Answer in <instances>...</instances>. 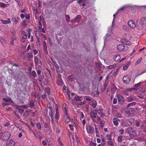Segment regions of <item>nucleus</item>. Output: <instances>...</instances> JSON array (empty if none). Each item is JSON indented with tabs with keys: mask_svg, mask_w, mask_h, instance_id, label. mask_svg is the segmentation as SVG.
<instances>
[{
	"mask_svg": "<svg viewBox=\"0 0 146 146\" xmlns=\"http://www.w3.org/2000/svg\"><path fill=\"white\" fill-rule=\"evenodd\" d=\"M125 122V126H130L133 123L134 120L133 119L131 118L126 120Z\"/></svg>",
	"mask_w": 146,
	"mask_h": 146,
	"instance_id": "obj_4",
	"label": "nucleus"
},
{
	"mask_svg": "<svg viewBox=\"0 0 146 146\" xmlns=\"http://www.w3.org/2000/svg\"><path fill=\"white\" fill-rule=\"evenodd\" d=\"M129 7V6L126 5L123 6V7H122L120 9H119V11H121L122 12L124 10H125V9L127 7Z\"/></svg>",
	"mask_w": 146,
	"mask_h": 146,
	"instance_id": "obj_25",
	"label": "nucleus"
},
{
	"mask_svg": "<svg viewBox=\"0 0 146 146\" xmlns=\"http://www.w3.org/2000/svg\"><path fill=\"white\" fill-rule=\"evenodd\" d=\"M86 100L90 101L91 100V98L89 96H86Z\"/></svg>",
	"mask_w": 146,
	"mask_h": 146,
	"instance_id": "obj_49",
	"label": "nucleus"
},
{
	"mask_svg": "<svg viewBox=\"0 0 146 146\" xmlns=\"http://www.w3.org/2000/svg\"><path fill=\"white\" fill-rule=\"evenodd\" d=\"M56 82H57V84L59 86H61L62 84V81L61 79L60 80H57L56 81Z\"/></svg>",
	"mask_w": 146,
	"mask_h": 146,
	"instance_id": "obj_28",
	"label": "nucleus"
},
{
	"mask_svg": "<svg viewBox=\"0 0 146 146\" xmlns=\"http://www.w3.org/2000/svg\"><path fill=\"white\" fill-rule=\"evenodd\" d=\"M0 133L1 135V140L5 141L8 140L11 136V133L8 131H5L4 133L1 132Z\"/></svg>",
	"mask_w": 146,
	"mask_h": 146,
	"instance_id": "obj_1",
	"label": "nucleus"
},
{
	"mask_svg": "<svg viewBox=\"0 0 146 146\" xmlns=\"http://www.w3.org/2000/svg\"><path fill=\"white\" fill-rule=\"evenodd\" d=\"M143 25L142 24V23H137V26L139 29H142L143 28Z\"/></svg>",
	"mask_w": 146,
	"mask_h": 146,
	"instance_id": "obj_21",
	"label": "nucleus"
},
{
	"mask_svg": "<svg viewBox=\"0 0 146 146\" xmlns=\"http://www.w3.org/2000/svg\"><path fill=\"white\" fill-rule=\"evenodd\" d=\"M122 137L123 136L122 135H120L117 138V141L119 142H121L122 141Z\"/></svg>",
	"mask_w": 146,
	"mask_h": 146,
	"instance_id": "obj_30",
	"label": "nucleus"
},
{
	"mask_svg": "<svg viewBox=\"0 0 146 146\" xmlns=\"http://www.w3.org/2000/svg\"><path fill=\"white\" fill-rule=\"evenodd\" d=\"M127 131L129 134L131 136L135 137L136 135L135 130L132 127H130L127 128Z\"/></svg>",
	"mask_w": 146,
	"mask_h": 146,
	"instance_id": "obj_2",
	"label": "nucleus"
},
{
	"mask_svg": "<svg viewBox=\"0 0 146 146\" xmlns=\"http://www.w3.org/2000/svg\"><path fill=\"white\" fill-rule=\"evenodd\" d=\"M117 88L116 86H115L114 88H113L112 89V92H115V90H116Z\"/></svg>",
	"mask_w": 146,
	"mask_h": 146,
	"instance_id": "obj_61",
	"label": "nucleus"
},
{
	"mask_svg": "<svg viewBox=\"0 0 146 146\" xmlns=\"http://www.w3.org/2000/svg\"><path fill=\"white\" fill-rule=\"evenodd\" d=\"M22 33L26 37V38L27 37V35L25 31H23Z\"/></svg>",
	"mask_w": 146,
	"mask_h": 146,
	"instance_id": "obj_55",
	"label": "nucleus"
},
{
	"mask_svg": "<svg viewBox=\"0 0 146 146\" xmlns=\"http://www.w3.org/2000/svg\"><path fill=\"white\" fill-rule=\"evenodd\" d=\"M111 135H108L106 136V138L108 140H111Z\"/></svg>",
	"mask_w": 146,
	"mask_h": 146,
	"instance_id": "obj_40",
	"label": "nucleus"
},
{
	"mask_svg": "<svg viewBox=\"0 0 146 146\" xmlns=\"http://www.w3.org/2000/svg\"><path fill=\"white\" fill-rule=\"evenodd\" d=\"M49 115L51 117H53V110L50 111L49 112Z\"/></svg>",
	"mask_w": 146,
	"mask_h": 146,
	"instance_id": "obj_38",
	"label": "nucleus"
},
{
	"mask_svg": "<svg viewBox=\"0 0 146 146\" xmlns=\"http://www.w3.org/2000/svg\"><path fill=\"white\" fill-rule=\"evenodd\" d=\"M23 24L24 27L27 26V23L26 21H24L23 22Z\"/></svg>",
	"mask_w": 146,
	"mask_h": 146,
	"instance_id": "obj_57",
	"label": "nucleus"
},
{
	"mask_svg": "<svg viewBox=\"0 0 146 146\" xmlns=\"http://www.w3.org/2000/svg\"><path fill=\"white\" fill-rule=\"evenodd\" d=\"M117 102V99L116 98H114L113 101V103L114 104H116Z\"/></svg>",
	"mask_w": 146,
	"mask_h": 146,
	"instance_id": "obj_51",
	"label": "nucleus"
},
{
	"mask_svg": "<svg viewBox=\"0 0 146 146\" xmlns=\"http://www.w3.org/2000/svg\"><path fill=\"white\" fill-rule=\"evenodd\" d=\"M117 97L119 103L121 104H122L125 102L124 99L123 97L120 95H117Z\"/></svg>",
	"mask_w": 146,
	"mask_h": 146,
	"instance_id": "obj_3",
	"label": "nucleus"
},
{
	"mask_svg": "<svg viewBox=\"0 0 146 146\" xmlns=\"http://www.w3.org/2000/svg\"><path fill=\"white\" fill-rule=\"evenodd\" d=\"M127 114L128 115H131L132 114H133L131 112L129 111H127Z\"/></svg>",
	"mask_w": 146,
	"mask_h": 146,
	"instance_id": "obj_54",
	"label": "nucleus"
},
{
	"mask_svg": "<svg viewBox=\"0 0 146 146\" xmlns=\"http://www.w3.org/2000/svg\"><path fill=\"white\" fill-rule=\"evenodd\" d=\"M8 104L7 103H2V105L3 106H8Z\"/></svg>",
	"mask_w": 146,
	"mask_h": 146,
	"instance_id": "obj_62",
	"label": "nucleus"
},
{
	"mask_svg": "<svg viewBox=\"0 0 146 146\" xmlns=\"http://www.w3.org/2000/svg\"><path fill=\"white\" fill-rule=\"evenodd\" d=\"M35 101L34 100H32L29 103V105L30 106V108L32 109L33 108V107L34 106Z\"/></svg>",
	"mask_w": 146,
	"mask_h": 146,
	"instance_id": "obj_20",
	"label": "nucleus"
},
{
	"mask_svg": "<svg viewBox=\"0 0 146 146\" xmlns=\"http://www.w3.org/2000/svg\"><path fill=\"white\" fill-rule=\"evenodd\" d=\"M136 103L135 102H133L132 103H129L127 105L126 107L127 108H129V107L131 106H134L135 105Z\"/></svg>",
	"mask_w": 146,
	"mask_h": 146,
	"instance_id": "obj_24",
	"label": "nucleus"
},
{
	"mask_svg": "<svg viewBox=\"0 0 146 146\" xmlns=\"http://www.w3.org/2000/svg\"><path fill=\"white\" fill-rule=\"evenodd\" d=\"M1 21L3 24H7L11 23L10 19L9 18H8L6 20L1 19Z\"/></svg>",
	"mask_w": 146,
	"mask_h": 146,
	"instance_id": "obj_14",
	"label": "nucleus"
},
{
	"mask_svg": "<svg viewBox=\"0 0 146 146\" xmlns=\"http://www.w3.org/2000/svg\"><path fill=\"white\" fill-rule=\"evenodd\" d=\"M66 118H67L66 119L65 123H68L70 121V119L68 117H67Z\"/></svg>",
	"mask_w": 146,
	"mask_h": 146,
	"instance_id": "obj_41",
	"label": "nucleus"
},
{
	"mask_svg": "<svg viewBox=\"0 0 146 146\" xmlns=\"http://www.w3.org/2000/svg\"><path fill=\"white\" fill-rule=\"evenodd\" d=\"M110 36V34L107 33L105 36L104 37V42L107 41V40H108L109 38V36Z\"/></svg>",
	"mask_w": 146,
	"mask_h": 146,
	"instance_id": "obj_22",
	"label": "nucleus"
},
{
	"mask_svg": "<svg viewBox=\"0 0 146 146\" xmlns=\"http://www.w3.org/2000/svg\"><path fill=\"white\" fill-rule=\"evenodd\" d=\"M36 126L39 130H40L41 129V127L40 124V123H37L36 124Z\"/></svg>",
	"mask_w": 146,
	"mask_h": 146,
	"instance_id": "obj_33",
	"label": "nucleus"
},
{
	"mask_svg": "<svg viewBox=\"0 0 146 146\" xmlns=\"http://www.w3.org/2000/svg\"><path fill=\"white\" fill-rule=\"evenodd\" d=\"M90 145L92 146H96V144L95 143H93L92 142H91L90 143Z\"/></svg>",
	"mask_w": 146,
	"mask_h": 146,
	"instance_id": "obj_59",
	"label": "nucleus"
},
{
	"mask_svg": "<svg viewBox=\"0 0 146 146\" xmlns=\"http://www.w3.org/2000/svg\"><path fill=\"white\" fill-rule=\"evenodd\" d=\"M32 74L33 76L34 77H35L36 76V72L34 70H33L32 72Z\"/></svg>",
	"mask_w": 146,
	"mask_h": 146,
	"instance_id": "obj_43",
	"label": "nucleus"
},
{
	"mask_svg": "<svg viewBox=\"0 0 146 146\" xmlns=\"http://www.w3.org/2000/svg\"><path fill=\"white\" fill-rule=\"evenodd\" d=\"M123 82L126 84L128 83L130 81V79L127 76H124L123 78Z\"/></svg>",
	"mask_w": 146,
	"mask_h": 146,
	"instance_id": "obj_8",
	"label": "nucleus"
},
{
	"mask_svg": "<svg viewBox=\"0 0 146 146\" xmlns=\"http://www.w3.org/2000/svg\"><path fill=\"white\" fill-rule=\"evenodd\" d=\"M119 132H121L120 134H122L124 132V130L123 129H121L119 131Z\"/></svg>",
	"mask_w": 146,
	"mask_h": 146,
	"instance_id": "obj_60",
	"label": "nucleus"
},
{
	"mask_svg": "<svg viewBox=\"0 0 146 146\" xmlns=\"http://www.w3.org/2000/svg\"><path fill=\"white\" fill-rule=\"evenodd\" d=\"M108 144L109 145H110L111 146H113V142L111 141H109L108 142Z\"/></svg>",
	"mask_w": 146,
	"mask_h": 146,
	"instance_id": "obj_46",
	"label": "nucleus"
},
{
	"mask_svg": "<svg viewBox=\"0 0 146 146\" xmlns=\"http://www.w3.org/2000/svg\"><path fill=\"white\" fill-rule=\"evenodd\" d=\"M141 85V82H139L138 83L135 84L134 86L135 88H137L140 86Z\"/></svg>",
	"mask_w": 146,
	"mask_h": 146,
	"instance_id": "obj_44",
	"label": "nucleus"
},
{
	"mask_svg": "<svg viewBox=\"0 0 146 146\" xmlns=\"http://www.w3.org/2000/svg\"><path fill=\"white\" fill-rule=\"evenodd\" d=\"M11 21L14 23L15 24H17L19 21L17 20V19L16 17H12L11 19Z\"/></svg>",
	"mask_w": 146,
	"mask_h": 146,
	"instance_id": "obj_19",
	"label": "nucleus"
},
{
	"mask_svg": "<svg viewBox=\"0 0 146 146\" xmlns=\"http://www.w3.org/2000/svg\"><path fill=\"white\" fill-rule=\"evenodd\" d=\"M125 46L123 44L118 45L117 46V49L119 51H122L125 50Z\"/></svg>",
	"mask_w": 146,
	"mask_h": 146,
	"instance_id": "obj_9",
	"label": "nucleus"
},
{
	"mask_svg": "<svg viewBox=\"0 0 146 146\" xmlns=\"http://www.w3.org/2000/svg\"><path fill=\"white\" fill-rule=\"evenodd\" d=\"M121 42L124 44H126L127 40L126 39L124 38H123L121 40H120Z\"/></svg>",
	"mask_w": 146,
	"mask_h": 146,
	"instance_id": "obj_32",
	"label": "nucleus"
},
{
	"mask_svg": "<svg viewBox=\"0 0 146 146\" xmlns=\"http://www.w3.org/2000/svg\"><path fill=\"white\" fill-rule=\"evenodd\" d=\"M66 18V20L68 22H69L70 21V17L68 15H66L65 16Z\"/></svg>",
	"mask_w": 146,
	"mask_h": 146,
	"instance_id": "obj_39",
	"label": "nucleus"
},
{
	"mask_svg": "<svg viewBox=\"0 0 146 146\" xmlns=\"http://www.w3.org/2000/svg\"><path fill=\"white\" fill-rule=\"evenodd\" d=\"M87 130L88 132L90 134H92L94 132V127L90 125H88L86 126Z\"/></svg>",
	"mask_w": 146,
	"mask_h": 146,
	"instance_id": "obj_5",
	"label": "nucleus"
},
{
	"mask_svg": "<svg viewBox=\"0 0 146 146\" xmlns=\"http://www.w3.org/2000/svg\"><path fill=\"white\" fill-rule=\"evenodd\" d=\"M109 84V82L108 81H105V82L104 84V89H106V88L107 87Z\"/></svg>",
	"mask_w": 146,
	"mask_h": 146,
	"instance_id": "obj_26",
	"label": "nucleus"
},
{
	"mask_svg": "<svg viewBox=\"0 0 146 146\" xmlns=\"http://www.w3.org/2000/svg\"><path fill=\"white\" fill-rule=\"evenodd\" d=\"M81 19V17L80 15H78L76 16V17L72 21H73L74 23L75 22H78ZM72 21V20L71 21Z\"/></svg>",
	"mask_w": 146,
	"mask_h": 146,
	"instance_id": "obj_10",
	"label": "nucleus"
},
{
	"mask_svg": "<svg viewBox=\"0 0 146 146\" xmlns=\"http://www.w3.org/2000/svg\"><path fill=\"white\" fill-rule=\"evenodd\" d=\"M116 116L117 117L119 118L121 117V115L120 113H117L116 115Z\"/></svg>",
	"mask_w": 146,
	"mask_h": 146,
	"instance_id": "obj_64",
	"label": "nucleus"
},
{
	"mask_svg": "<svg viewBox=\"0 0 146 146\" xmlns=\"http://www.w3.org/2000/svg\"><path fill=\"white\" fill-rule=\"evenodd\" d=\"M80 98H81L79 96L76 95V97H75L74 98V100L77 101H80L81 100Z\"/></svg>",
	"mask_w": 146,
	"mask_h": 146,
	"instance_id": "obj_23",
	"label": "nucleus"
},
{
	"mask_svg": "<svg viewBox=\"0 0 146 146\" xmlns=\"http://www.w3.org/2000/svg\"><path fill=\"white\" fill-rule=\"evenodd\" d=\"M129 111L131 112L133 114L135 112V109L132 108H129Z\"/></svg>",
	"mask_w": 146,
	"mask_h": 146,
	"instance_id": "obj_36",
	"label": "nucleus"
},
{
	"mask_svg": "<svg viewBox=\"0 0 146 146\" xmlns=\"http://www.w3.org/2000/svg\"><path fill=\"white\" fill-rule=\"evenodd\" d=\"M93 93H94V94H95L96 95L98 96V95H99V92H97L96 91H94Z\"/></svg>",
	"mask_w": 146,
	"mask_h": 146,
	"instance_id": "obj_53",
	"label": "nucleus"
},
{
	"mask_svg": "<svg viewBox=\"0 0 146 146\" xmlns=\"http://www.w3.org/2000/svg\"><path fill=\"white\" fill-rule=\"evenodd\" d=\"M140 22L143 25H146V17H142L141 19Z\"/></svg>",
	"mask_w": 146,
	"mask_h": 146,
	"instance_id": "obj_12",
	"label": "nucleus"
},
{
	"mask_svg": "<svg viewBox=\"0 0 146 146\" xmlns=\"http://www.w3.org/2000/svg\"><path fill=\"white\" fill-rule=\"evenodd\" d=\"M90 113L91 115H96L97 114V110H94L93 111H91Z\"/></svg>",
	"mask_w": 146,
	"mask_h": 146,
	"instance_id": "obj_27",
	"label": "nucleus"
},
{
	"mask_svg": "<svg viewBox=\"0 0 146 146\" xmlns=\"http://www.w3.org/2000/svg\"><path fill=\"white\" fill-rule=\"evenodd\" d=\"M102 146H103L105 145V144L104 139L102 138Z\"/></svg>",
	"mask_w": 146,
	"mask_h": 146,
	"instance_id": "obj_56",
	"label": "nucleus"
},
{
	"mask_svg": "<svg viewBox=\"0 0 146 146\" xmlns=\"http://www.w3.org/2000/svg\"><path fill=\"white\" fill-rule=\"evenodd\" d=\"M48 41H49L50 44V45H52V42L51 41V38L50 37H48Z\"/></svg>",
	"mask_w": 146,
	"mask_h": 146,
	"instance_id": "obj_52",
	"label": "nucleus"
},
{
	"mask_svg": "<svg viewBox=\"0 0 146 146\" xmlns=\"http://www.w3.org/2000/svg\"><path fill=\"white\" fill-rule=\"evenodd\" d=\"M120 58V56L119 55H115L113 57V59L116 61L118 60Z\"/></svg>",
	"mask_w": 146,
	"mask_h": 146,
	"instance_id": "obj_16",
	"label": "nucleus"
},
{
	"mask_svg": "<svg viewBox=\"0 0 146 146\" xmlns=\"http://www.w3.org/2000/svg\"><path fill=\"white\" fill-rule=\"evenodd\" d=\"M142 60V58H140L136 62H135V65H137L138 64H139V63L140 62H141V60Z\"/></svg>",
	"mask_w": 146,
	"mask_h": 146,
	"instance_id": "obj_37",
	"label": "nucleus"
},
{
	"mask_svg": "<svg viewBox=\"0 0 146 146\" xmlns=\"http://www.w3.org/2000/svg\"><path fill=\"white\" fill-rule=\"evenodd\" d=\"M130 64V62H128L127 64L123 66V70H126Z\"/></svg>",
	"mask_w": 146,
	"mask_h": 146,
	"instance_id": "obj_18",
	"label": "nucleus"
},
{
	"mask_svg": "<svg viewBox=\"0 0 146 146\" xmlns=\"http://www.w3.org/2000/svg\"><path fill=\"white\" fill-rule=\"evenodd\" d=\"M3 100L5 102H8L10 101V100L6 98H3Z\"/></svg>",
	"mask_w": 146,
	"mask_h": 146,
	"instance_id": "obj_47",
	"label": "nucleus"
},
{
	"mask_svg": "<svg viewBox=\"0 0 146 146\" xmlns=\"http://www.w3.org/2000/svg\"><path fill=\"white\" fill-rule=\"evenodd\" d=\"M119 121V120L117 118H114L113 120V121L114 124L116 126H117L118 125V121Z\"/></svg>",
	"mask_w": 146,
	"mask_h": 146,
	"instance_id": "obj_13",
	"label": "nucleus"
},
{
	"mask_svg": "<svg viewBox=\"0 0 146 146\" xmlns=\"http://www.w3.org/2000/svg\"><path fill=\"white\" fill-rule=\"evenodd\" d=\"M136 125L137 127H139L140 126V121H136Z\"/></svg>",
	"mask_w": 146,
	"mask_h": 146,
	"instance_id": "obj_50",
	"label": "nucleus"
},
{
	"mask_svg": "<svg viewBox=\"0 0 146 146\" xmlns=\"http://www.w3.org/2000/svg\"><path fill=\"white\" fill-rule=\"evenodd\" d=\"M68 79L70 82H72L74 80V78L73 76L71 75L69 76L68 77Z\"/></svg>",
	"mask_w": 146,
	"mask_h": 146,
	"instance_id": "obj_17",
	"label": "nucleus"
},
{
	"mask_svg": "<svg viewBox=\"0 0 146 146\" xmlns=\"http://www.w3.org/2000/svg\"><path fill=\"white\" fill-rule=\"evenodd\" d=\"M50 88H47L46 89V92L48 94H50Z\"/></svg>",
	"mask_w": 146,
	"mask_h": 146,
	"instance_id": "obj_45",
	"label": "nucleus"
},
{
	"mask_svg": "<svg viewBox=\"0 0 146 146\" xmlns=\"http://www.w3.org/2000/svg\"><path fill=\"white\" fill-rule=\"evenodd\" d=\"M46 97V93L44 92V94L42 95V97L43 99H44Z\"/></svg>",
	"mask_w": 146,
	"mask_h": 146,
	"instance_id": "obj_63",
	"label": "nucleus"
},
{
	"mask_svg": "<svg viewBox=\"0 0 146 146\" xmlns=\"http://www.w3.org/2000/svg\"><path fill=\"white\" fill-rule=\"evenodd\" d=\"M98 126H95V130H96V136L99 137V134L98 131Z\"/></svg>",
	"mask_w": 146,
	"mask_h": 146,
	"instance_id": "obj_29",
	"label": "nucleus"
},
{
	"mask_svg": "<svg viewBox=\"0 0 146 146\" xmlns=\"http://www.w3.org/2000/svg\"><path fill=\"white\" fill-rule=\"evenodd\" d=\"M17 109L18 110L19 112L21 114L23 113L24 111V110L23 109H21L19 108H17Z\"/></svg>",
	"mask_w": 146,
	"mask_h": 146,
	"instance_id": "obj_31",
	"label": "nucleus"
},
{
	"mask_svg": "<svg viewBox=\"0 0 146 146\" xmlns=\"http://www.w3.org/2000/svg\"><path fill=\"white\" fill-rule=\"evenodd\" d=\"M15 141L13 139H10L6 143V146H14L15 145Z\"/></svg>",
	"mask_w": 146,
	"mask_h": 146,
	"instance_id": "obj_7",
	"label": "nucleus"
},
{
	"mask_svg": "<svg viewBox=\"0 0 146 146\" xmlns=\"http://www.w3.org/2000/svg\"><path fill=\"white\" fill-rule=\"evenodd\" d=\"M105 122L104 121H102L100 122V124H101V128H102L104 126V124Z\"/></svg>",
	"mask_w": 146,
	"mask_h": 146,
	"instance_id": "obj_35",
	"label": "nucleus"
},
{
	"mask_svg": "<svg viewBox=\"0 0 146 146\" xmlns=\"http://www.w3.org/2000/svg\"><path fill=\"white\" fill-rule=\"evenodd\" d=\"M55 117L56 119H58L59 118V113H56L55 115Z\"/></svg>",
	"mask_w": 146,
	"mask_h": 146,
	"instance_id": "obj_48",
	"label": "nucleus"
},
{
	"mask_svg": "<svg viewBox=\"0 0 146 146\" xmlns=\"http://www.w3.org/2000/svg\"><path fill=\"white\" fill-rule=\"evenodd\" d=\"M27 57L29 58H32L33 57V55L32 54L30 53H28V54L27 55Z\"/></svg>",
	"mask_w": 146,
	"mask_h": 146,
	"instance_id": "obj_42",
	"label": "nucleus"
},
{
	"mask_svg": "<svg viewBox=\"0 0 146 146\" xmlns=\"http://www.w3.org/2000/svg\"><path fill=\"white\" fill-rule=\"evenodd\" d=\"M38 58L37 57L35 56L34 57V60L35 63L36 64H38Z\"/></svg>",
	"mask_w": 146,
	"mask_h": 146,
	"instance_id": "obj_34",
	"label": "nucleus"
},
{
	"mask_svg": "<svg viewBox=\"0 0 146 146\" xmlns=\"http://www.w3.org/2000/svg\"><path fill=\"white\" fill-rule=\"evenodd\" d=\"M128 24L129 27L132 29H134L136 27L134 22L132 20L129 21Z\"/></svg>",
	"mask_w": 146,
	"mask_h": 146,
	"instance_id": "obj_6",
	"label": "nucleus"
},
{
	"mask_svg": "<svg viewBox=\"0 0 146 146\" xmlns=\"http://www.w3.org/2000/svg\"><path fill=\"white\" fill-rule=\"evenodd\" d=\"M42 143V144L44 146H45L47 145V143L46 141H43Z\"/></svg>",
	"mask_w": 146,
	"mask_h": 146,
	"instance_id": "obj_58",
	"label": "nucleus"
},
{
	"mask_svg": "<svg viewBox=\"0 0 146 146\" xmlns=\"http://www.w3.org/2000/svg\"><path fill=\"white\" fill-rule=\"evenodd\" d=\"M34 135L38 139H41L42 138V136L39 132H34Z\"/></svg>",
	"mask_w": 146,
	"mask_h": 146,
	"instance_id": "obj_11",
	"label": "nucleus"
},
{
	"mask_svg": "<svg viewBox=\"0 0 146 146\" xmlns=\"http://www.w3.org/2000/svg\"><path fill=\"white\" fill-rule=\"evenodd\" d=\"M135 98L133 96H131L128 97L127 98V101L128 102H131L135 100Z\"/></svg>",
	"mask_w": 146,
	"mask_h": 146,
	"instance_id": "obj_15",
	"label": "nucleus"
}]
</instances>
